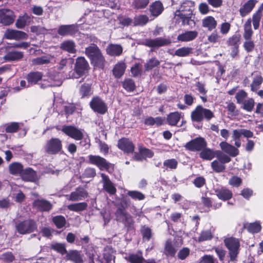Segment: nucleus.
<instances>
[{
  "mask_svg": "<svg viewBox=\"0 0 263 263\" xmlns=\"http://www.w3.org/2000/svg\"><path fill=\"white\" fill-rule=\"evenodd\" d=\"M149 3V0H135L133 3V6L136 9H143L147 6Z\"/></svg>",
  "mask_w": 263,
  "mask_h": 263,
  "instance_id": "60",
  "label": "nucleus"
},
{
  "mask_svg": "<svg viewBox=\"0 0 263 263\" xmlns=\"http://www.w3.org/2000/svg\"><path fill=\"white\" fill-rule=\"evenodd\" d=\"M88 158L89 163L97 165L101 170H108L111 165L104 158L99 156L90 155Z\"/></svg>",
  "mask_w": 263,
  "mask_h": 263,
  "instance_id": "11",
  "label": "nucleus"
},
{
  "mask_svg": "<svg viewBox=\"0 0 263 263\" xmlns=\"http://www.w3.org/2000/svg\"><path fill=\"white\" fill-rule=\"evenodd\" d=\"M30 16L27 13L23 16H20L15 23V26L19 29H22L25 27L27 23L29 22Z\"/></svg>",
  "mask_w": 263,
  "mask_h": 263,
  "instance_id": "38",
  "label": "nucleus"
},
{
  "mask_svg": "<svg viewBox=\"0 0 263 263\" xmlns=\"http://www.w3.org/2000/svg\"><path fill=\"white\" fill-rule=\"evenodd\" d=\"M13 12L9 9H0V23L4 25H9L14 22Z\"/></svg>",
  "mask_w": 263,
  "mask_h": 263,
  "instance_id": "15",
  "label": "nucleus"
},
{
  "mask_svg": "<svg viewBox=\"0 0 263 263\" xmlns=\"http://www.w3.org/2000/svg\"><path fill=\"white\" fill-rule=\"evenodd\" d=\"M78 31L76 25H62L59 27L58 33L61 36L73 35Z\"/></svg>",
  "mask_w": 263,
  "mask_h": 263,
  "instance_id": "16",
  "label": "nucleus"
},
{
  "mask_svg": "<svg viewBox=\"0 0 263 263\" xmlns=\"http://www.w3.org/2000/svg\"><path fill=\"white\" fill-rule=\"evenodd\" d=\"M216 157L219 161L223 163L224 164L230 162L231 161V158L229 156L221 152L217 153Z\"/></svg>",
  "mask_w": 263,
  "mask_h": 263,
  "instance_id": "61",
  "label": "nucleus"
},
{
  "mask_svg": "<svg viewBox=\"0 0 263 263\" xmlns=\"http://www.w3.org/2000/svg\"><path fill=\"white\" fill-rule=\"evenodd\" d=\"M181 117V114L178 111L171 112L167 116V122L171 126H176L180 121Z\"/></svg>",
  "mask_w": 263,
  "mask_h": 263,
  "instance_id": "31",
  "label": "nucleus"
},
{
  "mask_svg": "<svg viewBox=\"0 0 263 263\" xmlns=\"http://www.w3.org/2000/svg\"><path fill=\"white\" fill-rule=\"evenodd\" d=\"M123 51L122 47L120 45L110 44L106 48L107 54L111 56H119Z\"/></svg>",
  "mask_w": 263,
  "mask_h": 263,
  "instance_id": "30",
  "label": "nucleus"
},
{
  "mask_svg": "<svg viewBox=\"0 0 263 263\" xmlns=\"http://www.w3.org/2000/svg\"><path fill=\"white\" fill-rule=\"evenodd\" d=\"M208 40L211 43H220L221 36L217 31H214L208 36Z\"/></svg>",
  "mask_w": 263,
  "mask_h": 263,
  "instance_id": "49",
  "label": "nucleus"
},
{
  "mask_svg": "<svg viewBox=\"0 0 263 263\" xmlns=\"http://www.w3.org/2000/svg\"><path fill=\"white\" fill-rule=\"evenodd\" d=\"M263 82V78L260 74L257 73L255 75L253 82L251 84V90L256 91L258 89L259 86Z\"/></svg>",
  "mask_w": 263,
  "mask_h": 263,
  "instance_id": "42",
  "label": "nucleus"
},
{
  "mask_svg": "<svg viewBox=\"0 0 263 263\" xmlns=\"http://www.w3.org/2000/svg\"><path fill=\"white\" fill-rule=\"evenodd\" d=\"M87 206L86 202H80L78 203L71 204L68 205V209L74 212H80L85 210Z\"/></svg>",
  "mask_w": 263,
  "mask_h": 263,
  "instance_id": "46",
  "label": "nucleus"
},
{
  "mask_svg": "<svg viewBox=\"0 0 263 263\" xmlns=\"http://www.w3.org/2000/svg\"><path fill=\"white\" fill-rule=\"evenodd\" d=\"M23 56V52L13 50L8 52L4 59L7 61H18L22 59Z\"/></svg>",
  "mask_w": 263,
  "mask_h": 263,
  "instance_id": "27",
  "label": "nucleus"
},
{
  "mask_svg": "<svg viewBox=\"0 0 263 263\" xmlns=\"http://www.w3.org/2000/svg\"><path fill=\"white\" fill-rule=\"evenodd\" d=\"M44 149L48 154H57L62 149V141L57 138H52L47 141Z\"/></svg>",
  "mask_w": 263,
  "mask_h": 263,
  "instance_id": "7",
  "label": "nucleus"
},
{
  "mask_svg": "<svg viewBox=\"0 0 263 263\" xmlns=\"http://www.w3.org/2000/svg\"><path fill=\"white\" fill-rule=\"evenodd\" d=\"M163 9L162 3L159 1H156L151 6L150 11L153 16H157L161 13Z\"/></svg>",
  "mask_w": 263,
  "mask_h": 263,
  "instance_id": "37",
  "label": "nucleus"
},
{
  "mask_svg": "<svg viewBox=\"0 0 263 263\" xmlns=\"http://www.w3.org/2000/svg\"><path fill=\"white\" fill-rule=\"evenodd\" d=\"M33 206L40 211H49L51 209V203L44 199H38L34 201Z\"/></svg>",
  "mask_w": 263,
  "mask_h": 263,
  "instance_id": "26",
  "label": "nucleus"
},
{
  "mask_svg": "<svg viewBox=\"0 0 263 263\" xmlns=\"http://www.w3.org/2000/svg\"><path fill=\"white\" fill-rule=\"evenodd\" d=\"M36 222L31 219L18 221L15 224L17 232L20 234H27L34 232L37 229Z\"/></svg>",
  "mask_w": 263,
  "mask_h": 263,
  "instance_id": "5",
  "label": "nucleus"
},
{
  "mask_svg": "<svg viewBox=\"0 0 263 263\" xmlns=\"http://www.w3.org/2000/svg\"><path fill=\"white\" fill-rule=\"evenodd\" d=\"M127 195L135 200H141L145 198L144 194L137 191H129L127 192Z\"/></svg>",
  "mask_w": 263,
  "mask_h": 263,
  "instance_id": "55",
  "label": "nucleus"
},
{
  "mask_svg": "<svg viewBox=\"0 0 263 263\" xmlns=\"http://www.w3.org/2000/svg\"><path fill=\"white\" fill-rule=\"evenodd\" d=\"M42 77L43 75L40 72H30L27 77L28 83L30 84L31 85H34L42 79Z\"/></svg>",
  "mask_w": 263,
  "mask_h": 263,
  "instance_id": "34",
  "label": "nucleus"
},
{
  "mask_svg": "<svg viewBox=\"0 0 263 263\" xmlns=\"http://www.w3.org/2000/svg\"><path fill=\"white\" fill-rule=\"evenodd\" d=\"M193 53V48L189 47H182L177 49L174 53L170 52L172 55H176L179 57H185L189 56Z\"/></svg>",
  "mask_w": 263,
  "mask_h": 263,
  "instance_id": "32",
  "label": "nucleus"
},
{
  "mask_svg": "<svg viewBox=\"0 0 263 263\" xmlns=\"http://www.w3.org/2000/svg\"><path fill=\"white\" fill-rule=\"evenodd\" d=\"M206 146V142L204 138L198 137L187 142L184 147L191 151H199Z\"/></svg>",
  "mask_w": 263,
  "mask_h": 263,
  "instance_id": "8",
  "label": "nucleus"
},
{
  "mask_svg": "<svg viewBox=\"0 0 263 263\" xmlns=\"http://www.w3.org/2000/svg\"><path fill=\"white\" fill-rule=\"evenodd\" d=\"M213 238V235L211 231L206 230L203 231L200 233L199 237L198 238L199 242H202L211 239Z\"/></svg>",
  "mask_w": 263,
  "mask_h": 263,
  "instance_id": "51",
  "label": "nucleus"
},
{
  "mask_svg": "<svg viewBox=\"0 0 263 263\" xmlns=\"http://www.w3.org/2000/svg\"><path fill=\"white\" fill-rule=\"evenodd\" d=\"M101 177L103 184V189L110 195H114L116 192V189L114 184L105 174H101Z\"/></svg>",
  "mask_w": 263,
  "mask_h": 263,
  "instance_id": "18",
  "label": "nucleus"
},
{
  "mask_svg": "<svg viewBox=\"0 0 263 263\" xmlns=\"http://www.w3.org/2000/svg\"><path fill=\"white\" fill-rule=\"evenodd\" d=\"M30 30L32 32L35 33L37 35L46 34L47 32L46 29L40 26H32L30 27Z\"/></svg>",
  "mask_w": 263,
  "mask_h": 263,
  "instance_id": "63",
  "label": "nucleus"
},
{
  "mask_svg": "<svg viewBox=\"0 0 263 263\" xmlns=\"http://www.w3.org/2000/svg\"><path fill=\"white\" fill-rule=\"evenodd\" d=\"M171 43L170 39L157 37L155 39H147L144 42V45L149 47H159L168 45Z\"/></svg>",
  "mask_w": 263,
  "mask_h": 263,
  "instance_id": "14",
  "label": "nucleus"
},
{
  "mask_svg": "<svg viewBox=\"0 0 263 263\" xmlns=\"http://www.w3.org/2000/svg\"><path fill=\"white\" fill-rule=\"evenodd\" d=\"M243 30L244 32L243 33V37L245 40H251L253 34V31L252 29L251 18L248 19L245 23L243 25Z\"/></svg>",
  "mask_w": 263,
  "mask_h": 263,
  "instance_id": "29",
  "label": "nucleus"
},
{
  "mask_svg": "<svg viewBox=\"0 0 263 263\" xmlns=\"http://www.w3.org/2000/svg\"><path fill=\"white\" fill-rule=\"evenodd\" d=\"M160 64V62L155 58H153L149 60L145 64V70H149L152 69L153 68L157 66Z\"/></svg>",
  "mask_w": 263,
  "mask_h": 263,
  "instance_id": "54",
  "label": "nucleus"
},
{
  "mask_svg": "<svg viewBox=\"0 0 263 263\" xmlns=\"http://www.w3.org/2000/svg\"><path fill=\"white\" fill-rule=\"evenodd\" d=\"M195 3L192 1H185L181 5L179 9L175 13L176 16L181 18L182 23L189 24L193 11L194 10Z\"/></svg>",
  "mask_w": 263,
  "mask_h": 263,
  "instance_id": "3",
  "label": "nucleus"
},
{
  "mask_svg": "<svg viewBox=\"0 0 263 263\" xmlns=\"http://www.w3.org/2000/svg\"><path fill=\"white\" fill-rule=\"evenodd\" d=\"M202 26L206 28L209 31L215 29L217 23L215 18L212 16H208L202 20Z\"/></svg>",
  "mask_w": 263,
  "mask_h": 263,
  "instance_id": "23",
  "label": "nucleus"
},
{
  "mask_svg": "<svg viewBox=\"0 0 263 263\" xmlns=\"http://www.w3.org/2000/svg\"><path fill=\"white\" fill-rule=\"evenodd\" d=\"M67 199L71 201H78L85 199L87 197V192L83 188H78L72 192Z\"/></svg>",
  "mask_w": 263,
  "mask_h": 263,
  "instance_id": "20",
  "label": "nucleus"
},
{
  "mask_svg": "<svg viewBox=\"0 0 263 263\" xmlns=\"http://www.w3.org/2000/svg\"><path fill=\"white\" fill-rule=\"evenodd\" d=\"M248 230L252 233H258L261 229V226L257 222L251 223L247 227Z\"/></svg>",
  "mask_w": 263,
  "mask_h": 263,
  "instance_id": "59",
  "label": "nucleus"
},
{
  "mask_svg": "<svg viewBox=\"0 0 263 263\" xmlns=\"http://www.w3.org/2000/svg\"><path fill=\"white\" fill-rule=\"evenodd\" d=\"M9 169L10 173L13 175H17L22 173L23 172V165L18 162H14L11 163L9 166Z\"/></svg>",
  "mask_w": 263,
  "mask_h": 263,
  "instance_id": "41",
  "label": "nucleus"
},
{
  "mask_svg": "<svg viewBox=\"0 0 263 263\" xmlns=\"http://www.w3.org/2000/svg\"><path fill=\"white\" fill-rule=\"evenodd\" d=\"M22 177L24 180L27 181L34 182L38 179L36 172L30 168H26L23 171Z\"/></svg>",
  "mask_w": 263,
  "mask_h": 263,
  "instance_id": "25",
  "label": "nucleus"
},
{
  "mask_svg": "<svg viewBox=\"0 0 263 263\" xmlns=\"http://www.w3.org/2000/svg\"><path fill=\"white\" fill-rule=\"evenodd\" d=\"M197 31H187L179 34L177 36L178 41L187 42L194 40L198 36Z\"/></svg>",
  "mask_w": 263,
  "mask_h": 263,
  "instance_id": "19",
  "label": "nucleus"
},
{
  "mask_svg": "<svg viewBox=\"0 0 263 263\" xmlns=\"http://www.w3.org/2000/svg\"><path fill=\"white\" fill-rule=\"evenodd\" d=\"M51 248L63 255L66 253L65 246L62 243H53L51 245Z\"/></svg>",
  "mask_w": 263,
  "mask_h": 263,
  "instance_id": "58",
  "label": "nucleus"
},
{
  "mask_svg": "<svg viewBox=\"0 0 263 263\" xmlns=\"http://www.w3.org/2000/svg\"><path fill=\"white\" fill-rule=\"evenodd\" d=\"M215 156L214 151L210 148H204L200 153V157L204 160H211Z\"/></svg>",
  "mask_w": 263,
  "mask_h": 263,
  "instance_id": "39",
  "label": "nucleus"
},
{
  "mask_svg": "<svg viewBox=\"0 0 263 263\" xmlns=\"http://www.w3.org/2000/svg\"><path fill=\"white\" fill-rule=\"evenodd\" d=\"M262 15V14L256 12H255L253 14L251 22H252L253 28L255 30H257L259 28Z\"/></svg>",
  "mask_w": 263,
  "mask_h": 263,
  "instance_id": "48",
  "label": "nucleus"
},
{
  "mask_svg": "<svg viewBox=\"0 0 263 263\" xmlns=\"http://www.w3.org/2000/svg\"><path fill=\"white\" fill-rule=\"evenodd\" d=\"M224 242L229 250L231 260H235L239 253L240 247L239 240L234 237H229L224 239Z\"/></svg>",
  "mask_w": 263,
  "mask_h": 263,
  "instance_id": "6",
  "label": "nucleus"
},
{
  "mask_svg": "<svg viewBox=\"0 0 263 263\" xmlns=\"http://www.w3.org/2000/svg\"><path fill=\"white\" fill-rule=\"evenodd\" d=\"M124 258L130 263H143L144 260L141 253L129 254Z\"/></svg>",
  "mask_w": 263,
  "mask_h": 263,
  "instance_id": "28",
  "label": "nucleus"
},
{
  "mask_svg": "<svg viewBox=\"0 0 263 263\" xmlns=\"http://www.w3.org/2000/svg\"><path fill=\"white\" fill-rule=\"evenodd\" d=\"M4 37L8 40L19 41L27 39L28 35L22 31L8 29L6 31Z\"/></svg>",
  "mask_w": 263,
  "mask_h": 263,
  "instance_id": "12",
  "label": "nucleus"
},
{
  "mask_svg": "<svg viewBox=\"0 0 263 263\" xmlns=\"http://www.w3.org/2000/svg\"><path fill=\"white\" fill-rule=\"evenodd\" d=\"M141 231L143 239L149 240L152 235L151 229L147 227L144 226L142 228Z\"/></svg>",
  "mask_w": 263,
  "mask_h": 263,
  "instance_id": "62",
  "label": "nucleus"
},
{
  "mask_svg": "<svg viewBox=\"0 0 263 263\" xmlns=\"http://www.w3.org/2000/svg\"><path fill=\"white\" fill-rule=\"evenodd\" d=\"M219 146L222 151L232 157H235L239 154V150L236 147L227 142H220Z\"/></svg>",
  "mask_w": 263,
  "mask_h": 263,
  "instance_id": "21",
  "label": "nucleus"
},
{
  "mask_svg": "<svg viewBox=\"0 0 263 263\" xmlns=\"http://www.w3.org/2000/svg\"><path fill=\"white\" fill-rule=\"evenodd\" d=\"M211 167L212 169L216 173L222 172L226 169L225 165L218 159L213 161L211 163Z\"/></svg>",
  "mask_w": 263,
  "mask_h": 263,
  "instance_id": "47",
  "label": "nucleus"
},
{
  "mask_svg": "<svg viewBox=\"0 0 263 263\" xmlns=\"http://www.w3.org/2000/svg\"><path fill=\"white\" fill-rule=\"evenodd\" d=\"M215 192L218 198L223 201L231 199L233 195L230 190L224 187L217 189L215 190Z\"/></svg>",
  "mask_w": 263,
  "mask_h": 263,
  "instance_id": "24",
  "label": "nucleus"
},
{
  "mask_svg": "<svg viewBox=\"0 0 263 263\" xmlns=\"http://www.w3.org/2000/svg\"><path fill=\"white\" fill-rule=\"evenodd\" d=\"M163 121L164 120L161 117H158L154 118L150 117L145 119L144 123L147 125L153 126L156 125L159 126L163 124Z\"/></svg>",
  "mask_w": 263,
  "mask_h": 263,
  "instance_id": "40",
  "label": "nucleus"
},
{
  "mask_svg": "<svg viewBox=\"0 0 263 263\" xmlns=\"http://www.w3.org/2000/svg\"><path fill=\"white\" fill-rule=\"evenodd\" d=\"M177 164L178 162L175 159H167L165 160L163 162V166L166 169H175L177 166Z\"/></svg>",
  "mask_w": 263,
  "mask_h": 263,
  "instance_id": "57",
  "label": "nucleus"
},
{
  "mask_svg": "<svg viewBox=\"0 0 263 263\" xmlns=\"http://www.w3.org/2000/svg\"><path fill=\"white\" fill-rule=\"evenodd\" d=\"M257 2V0H247L241 5L239 9L240 15L243 17L249 15L255 7Z\"/></svg>",
  "mask_w": 263,
  "mask_h": 263,
  "instance_id": "13",
  "label": "nucleus"
},
{
  "mask_svg": "<svg viewBox=\"0 0 263 263\" xmlns=\"http://www.w3.org/2000/svg\"><path fill=\"white\" fill-rule=\"evenodd\" d=\"M149 21L148 17L145 15H139L134 17L133 24L134 26H144Z\"/></svg>",
  "mask_w": 263,
  "mask_h": 263,
  "instance_id": "45",
  "label": "nucleus"
},
{
  "mask_svg": "<svg viewBox=\"0 0 263 263\" xmlns=\"http://www.w3.org/2000/svg\"><path fill=\"white\" fill-rule=\"evenodd\" d=\"M66 258L75 263H83V260L78 252L72 251L68 253L66 255Z\"/></svg>",
  "mask_w": 263,
  "mask_h": 263,
  "instance_id": "43",
  "label": "nucleus"
},
{
  "mask_svg": "<svg viewBox=\"0 0 263 263\" xmlns=\"http://www.w3.org/2000/svg\"><path fill=\"white\" fill-rule=\"evenodd\" d=\"M20 123L17 122H12L6 125V132L9 133H13L17 132L19 129Z\"/></svg>",
  "mask_w": 263,
  "mask_h": 263,
  "instance_id": "50",
  "label": "nucleus"
},
{
  "mask_svg": "<svg viewBox=\"0 0 263 263\" xmlns=\"http://www.w3.org/2000/svg\"><path fill=\"white\" fill-rule=\"evenodd\" d=\"M52 59L50 55H44L32 59V63L33 65L46 64L50 63Z\"/></svg>",
  "mask_w": 263,
  "mask_h": 263,
  "instance_id": "44",
  "label": "nucleus"
},
{
  "mask_svg": "<svg viewBox=\"0 0 263 263\" xmlns=\"http://www.w3.org/2000/svg\"><path fill=\"white\" fill-rule=\"evenodd\" d=\"M177 249L174 244L170 240L166 241L164 249V253L167 256L173 257L175 256Z\"/></svg>",
  "mask_w": 263,
  "mask_h": 263,
  "instance_id": "33",
  "label": "nucleus"
},
{
  "mask_svg": "<svg viewBox=\"0 0 263 263\" xmlns=\"http://www.w3.org/2000/svg\"><path fill=\"white\" fill-rule=\"evenodd\" d=\"M242 103L243 104V109L248 111H252L254 106V101L252 98L245 101Z\"/></svg>",
  "mask_w": 263,
  "mask_h": 263,
  "instance_id": "64",
  "label": "nucleus"
},
{
  "mask_svg": "<svg viewBox=\"0 0 263 263\" xmlns=\"http://www.w3.org/2000/svg\"><path fill=\"white\" fill-rule=\"evenodd\" d=\"M91 108L95 112L104 114L107 110L105 102L99 97H94L89 103Z\"/></svg>",
  "mask_w": 263,
  "mask_h": 263,
  "instance_id": "9",
  "label": "nucleus"
},
{
  "mask_svg": "<svg viewBox=\"0 0 263 263\" xmlns=\"http://www.w3.org/2000/svg\"><path fill=\"white\" fill-rule=\"evenodd\" d=\"M80 93L82 97H87L91 95L92 93L91 86L89 84L83 85L80 89Z\"/></svg>",
  "mask_w": 263,
  "mask_h": 263,
  "instance_id": "56",
  "label": "nucleus"
},
{
  "mask_svg": "<svg viewBox=\"0 0 263 263\" xmlns=\"http://www.w3.org/2000/svg\"><path fill=\"white\" fill-rule=\"evenodd\" d=\"M85 54L95 66L100 68H103L105 59L100 50L96 45L91 44L86 48Z\"/></svg>",
  "mask_w": 263,
  "mask_h": 263,
  "instance_id": "2",
  "label": "nucleus"
},
{
  "mask_svg": "<svg viewBox=\"0 0 263 263\" xmlns=\"http://www.w3.org/2000/svg\"><path fill=\"white\" fill-rule=\"evenodd\" d=\"M60 47L62 49L71 53H74L76 51L75 43L71 40L65 41L61 44Z\"/></svg>",
  "mask_w": 263,
  "mask_h": 263,
  "instance_id": "35",
  "label": "nucleus"
},
{
  "mask_svg": "<svg viewBox=\"0 0 263 263\" xmlns=\"http://www.w3.org/2000/svg\"><path fill=\"white\" fill-rule=\"evenodd\" d=\"M61 130L76 140H80L83 137L82 131L73 126L64 125L62 127Z\"/></svg>",
  "mask_w": 263,
  "mask_h": 263,
  "instance_id": "10",
  "label": "nucleus"
},
{
  "mask_svg": "<svg viewBox=\"0 0 263 263\" xmlns=\"http://www.w3.org/2000/svg\"><path fill=\"white\" fill-rule=\"evenodd\" d=\"M130 204V201L129 199L124 197H122L120 202L116 204L117 210L115 213L117 220L128 227L130 226L133 223L132 216L125 211Z\"/></svg>",
  "mask_w": 263,
  "mask_h": 263,
  "instance_id": "1",
  "label": "nucleus"
},
{
  "mask_svg": "<svg viewBox=\"0 0 263 263\" xmlns=\"http://www.w3.org/2000/svg\"><path fill=\"white\" fill-rule=\"evenodd\" d=\"M118 148L126 153H132L135 149V146L132 141L127 138H122L118 141Z\"/></svg>",
  "mask_w": 263,
  "mask_h": 263,
  "instance_id": "17",
  "label": "nucleus"
},
{
  "mask_svg": "<svg viewBox=\"0 0 263 263\" xmlns=\"http://www.w3.org/2000/svg\"><path fill=\"white\" fill-rule=\"evenodd\" d=\"M52 220L56 227L59 229L63 227L66 223V220L62 216H55L53 218Z\"/></svg>",
  "mask_w": 263,
  "mask_h": 263,
  "instance_id": "52",
  "label": "nucleus"
},
{
  "mask_svg": "<svg viewBox=\"0 0 263 263\" xmlns=\"http://www.w3.org/2000/svg\"><path fill=\"white\" fill-rule=\"evenodd\" d=\"M214 117V114L212 110L201 105H198L191 115L192 121L196 122H201L204 119L209 121Z\"/></svg>",
  "mask_w": 263,
  "mask_h": 263,
  "instance_id": "4",
  "label": "nucleus"
},
{
  "mask_svg": "<svg viewBox=\"0 0 263 263\" xmlns=\"http://www.w3.org/2000/svg\"><path fill=\"white\" fill-rule=\"evenodd\" d=\"M88 67V64L84 58L79 57L77 59L75 70L79 75L84 73L87 70Z\"/></svg>",
  "mask_w": 263,
  "mask_h": 263,
  "instance_id": "22",
  "label": "nucleus"
},
{
  "mask_svg": "<svg viewBox=\"0 0 263 263\" xmlns=\"http://www.w3.org/2000/svg\"><path fill=\"white\" fill-rule=\"evenodd\" d=\"M125 68L126 66L124 62L118 63L113 69L114 75L116 78H120L124 74Z\"/></svg>",
  "mask_w": 263,
  "mask_h": 263,
  "instance_id": "36",
  "label": "nucleus"
},
{
  "mask_svg": "<svg viewBox=\"0 0 263 263\" xmlns=\"http://www.w3.org/2000/svg\"><path fill=\"white\" fill-rule=\"evenodd\" d=\"M123 87L127 91H132L135 88V84L133 80L128 79L123 82Z\"/></svg>",
  "mask_w": 263,
  "mask_h": 263,
  "instance_id": "53",
  "label": "nucleus"
}]
</instances>
